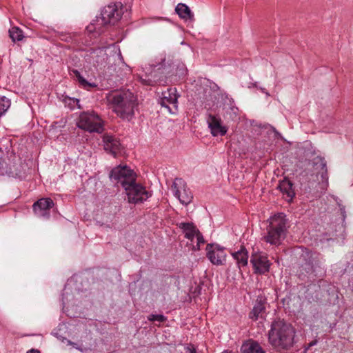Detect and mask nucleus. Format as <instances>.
<instances>
[{
    "label": "nucleus",
    "instance_id": "obj_1",
    "mask_svg": "<svg viewBox=\"0 0 353 353\" xmlns=\"http://www.w3.org/2000/svg\"><path fill=\"white\" fill-rule=\"evenodd\" d=\"M107 100L117 116L128 121L132 119L137 105V99L132 92L127 90L110 93Z\"/></svg>",
    "mask_w": 353,
    "mask_h": 353
},
{
    "label": "nucleus",
    "instance_id": "obj_2",
    "mask_svg": "<svg viewBox=\"0 0 353 353\" xmlns=\"http://www.w3.org/2000/svg\"><path fill=\"white\" fill-rule=\"evenodd\" d=\"M294 327L281 320L274 321L268 333L270 343L279 350L292 347L294 343Z\"/></svg>",
    "mask_w": 353,
    "mask_h": 353
},
{
    "label": "nucleus",
    "instance_id": "obj_3",
    "mask_svg": "<svg viewBox=\"0 0 353 353\" xmlns=\"http://www.w3.org/2000/svg\"><path fill=\"white\" fill-rule=\"evenodd\" d=\"M267 228V235L264 239L271 245H279L285 238L288 229V219L283 213H278L270 217Z\"/></svg>",
    "mask_w": 353,
    "mask_h": 353
},
{
    "label": "nucleus",
    "instance_id": "obj_4",
    "mask_svg": "<svg viewBox=\"0 0 353 353\" xmlns=\"http://www.w3.org/2000/svg\"><path fill=\"white\" fill-rule=\"evenodd\" d=\"M121 17V12L116 4H110L103 8L100 16L96 17L90 24L87 26V30L90 32L101 34L104 31V28L108 24H114Z\"/></svg>",
    "mask_w": 353,
    "mask_h": 353
},
{
    "label": "nucleus",
    "instance_id": "obj_5",
    "mask_svg": "<svg viewBox=\"0 0 353 353\" xmlns=\"http://www.w3.org/2000/svg\"><path fill=\"white\" fill-rule=\"evenodd\" d=\"M77 126L89 132L101 133L103 130V120L94 111L81 112L77 121Z\"/></svg>",
    "mask_w": 353,
    "mask_h": 353
},
{
    "label": "nucleus",
    "instance_id": "obj_6",
    "mask_svg": "<svg viewBox=\"0 0 353 353\" xmlns=\"http://www.w3.org/2000/svg\"><path fill=\"white\" fill-rule=\"evenodd\" d=\"M124 190L130 203H142L152 196L150 192L148 191L142 185L137 183L136 181L126 186Z\"/></svg>",
    "mask_w": 353,
    "mask_h": 353
},
{
    "label": "nucleus",
    "instance_id": "obj_7",
    "mask_svg": "<svg viewBox=\"0 0 353 353\" xmlns=\"http://www.w3.org/2000/svg\"><path fill=\"white\" fill-rule=\"evenodd\" d=\"M110 178L112 182L125 188L134 181H136V174L128 166L119 165L113 168L110 174Z\"/></svg>",
    "mask_w": 353,
    "mask_h": 353
},
{
    "label": "nucleus",
    "instance_id": "obj_8",
    "mask_svg": "<svg viewBox=\"0 0 353 353\" xmlns=\"http://www.w3.org/2000/svg\"><path fill=\"white\" fill-rule=\"evenodd\" d=\"M172 190L182 204L186 205L192 201V194L182 179H175L172 185Z\"/></svg>",
    "mask_w": 353,
    "mask_h": 353
},
{
    "label": "nucleus",
    "instance_id": "obj_9",
    "mask_svg": "<svg viewBox=\"0 0 353 353\" xmlns=\"http://www.w3.org/2000/svg\"><path fill=\"white\" fill-rule=\"evenodd\" d=\"M176 88H170L162 92L159 103L162 107L167 108L169 112L174 114L178 109V96Z\"/></svg>",
    "mask_w": 353,
    "mask_h": 353
},
{
    "label": "nucleus",
    "instance_id": "obj_10",
    "mask_svg": "<svg viewBox=\"0 0 353 353\" xmlns=\"http://www.w3.org/2000/svg\"><path fill=\"white\" fill-rule=\"evenodd\" d=\"M206 252L208 259L213 265H221L226 261L225 249L219 245L208 244Z\"/></svg>",
    "mask_w": 353,
    "mask_h": 353
},
{
    "label": "nucleus",
    "instance_id": "obj_11",
    "mask_svg": "<svg viewBox=\"0 0 353 353\" xmlns=\"http://www.w3.org/2000/svg\"><path fill=\"white\" fill-rule=\"evenodd\" d=\"M250 263L255 274H263L269 271L270 262L268 256L262 253H254L251 256Z\"/></svg>",
    "mask_w": 353,
    "mask_h": 353
},
{
    "label": "nucleus",
    "instance_id": "obj_12",
    "mask_svg": "<svg viewBox=\"0 0 353 353\" xmlns=\"http://www.w3.org/2000/svg\"><path fill=\"white\" fill-rule=\"evenodd\" d=\"M54 205V203L50 198H42L35 202L32 207L37 216L48 219L50 214V210Z\"/></svg>",
    "mask_w": 353,
    "mask_h": 353
},
{
    "label": "nucleus",
    "instance_id": "obj_13",
    "mask_svg": "<svg viewBox=\"0 0 353 353\" xmlns=\"http://www.w3.org/2000/svg\"><path fill=\"white\" fill-rule=\"evenodd\" d=\"M207 123L212 136H224L227 133L228 128L222 125V121L219 117L209 114Z\"/></svg>",
    "mask_w": 353,
    "mask_h": 353
},
{
    "label": "nucleus",
    "instance_id": "obj_14",
    "mask_svg": "<svg viewBox=\"0 0 353 353\" xmlns=\"http://www.w3.org/2000/svg\"><path fill=\"white\" fill-rule=\"evenodd\" d=\"M278 188L283 194L286 201L290 203L295 196V192L293 183L288 179H283L279 182Z\"/></svg>",
    "mask_w": 353,
    "mask_h": 353
},
{
    "label": "nucleus",
    "instance_id": "obj_15",
    "mask_svg": "<svg viewBox=\"0 0 353 353\" xmlns=\"http://www.w3.org/2000/svg\"><path fill=\"white\" fill-rule=\"evenodd\" d=\"M103 143L104 150L114 156H116V154L120 150L121 143L119 141L112 135L104 134L103 136Z\"/></svg>",
    "mask_w": 353,
    "mask_h": 353
},
{
    "label": "nucleus",
    "instance_id": "obj_16",
    "mask_svg": "<svg viewBox=\"0 0 353 353\" xmlns=\"http://www.w3.org/2000/svg\"><path fill=\"white\" fill-rule=\"evenodd\" d=\"M312 164L314 168L317 170V173L321 174L323 182H325V185H327L328 174L325 159L317 157L313 159Z\"/></svg>",
    "mask_w": 353,
    "mask_h": 353
},
{
    "label": "nucleus",
    "instance_id": "obj_17",
    "mask_svg": "<svg viewBox=\"0 0 353 353\" xmlns=\"http://www.w3.org/2000/svg\"><path fill=\"white\" fill-rule=\"evenodd\" d=\"M231 255L236 261L239 269L245 267L248 263V252L244 246H241L238 251L231 252Z\"/></svg>",
    "mask_w": 353,
    "mask_h": 353
},
{
    "label": "nucleus",
    "instance_id": "obj_18",
    "mask_svg": "<svg viewBox=\"0 0 353 353\" xmlns=\"http://www.w3.org/2000/svg\"><path fill=\"white\" fill-rule=\"evenodd\" d=\"M176 225L182 230L185 234V237L191 241L194 240V236L199 230L192 223L180 222Z\"/></svg>",
    "mask_w": 353,
    "mask_h": 353
},
{
    "label": "nucleus",
    "instance_id": "obj_19",
    "mask_svg": "<svg viewBox=\"0 0 353 353\" xmlns=\"http://www.w3.org/2000/svg\"><path fill=\"white\" fill-rule=\"evenodd\" d=\"M316 254L311 252H305L302 256L305 260V263L302 265L304 270L307 272H312L314 269V265L316 264Z\"/></svg>",
    "mask_w": 353,
    "mask_h": 353
},
{
    "label": "nucleus",
    "instance_id": "obj_20",
    "mask_svg": "<svg viewBox=\"0 0 353 353\" xmlns=\"http://www.w3.org/2000/svg\"><path fill=\"white\" fill-rule=\"evenodd\" d=\"M92 58L98 66H103L107 63L108 59V54L105 48H99L93 50Z\"/></svg>",
    "mask_w": 353,
    "mask_h": 353
},
{
    "label": "nucleus",
    "instance_id": "obj_21",
    "mask_svg": "<svg viewBox=\"0 0 353 353\" xmlns=\"http://www.w3.org/2000/svg\"><path fill=\"white\" fill-rule=\"evenodd\" d=\"M241 353H265L261 345L255 341L244 343L241 347Z\"/></svg>",
    "mask_w": 353,
    "mask_h": 353
},
{
    "label": "nucleus",
    "instance_id": "obj_22",
    "mask_svg": "<svg viewBox=\"0 0 353 353\" xmlns=\"http://www.w3.org/2000/svg\"><path fill=\"white\" fill-rule=\"evenodd\" d=\"M175 11L180 18L185 21L188 19L191 21H194V14L185 4L179 3L175 8Z\"/></svg>",
    "mask_w": 353,
    "mask_h": 353
},
{
    "label": "nucleus",
    "instance_id": "obj_23",
    "mask_svg": "<svg viewBox=\"0 0 353 353\" xmlns=\"http://www.w3.org/2000/svg\"><path fill=\"white\" fill-rule=\"evenodd\" d=\"M265 310V306L261 301L257 302L252 310L250 313V318L252 320H257L260 314H261Z\"/></svg>",
    "mask_w": 353,
    "mask_h": 353
},
{
    "label": "nucleus",
    "instance_id": "obj_24",
    "mask_svg": "<svg viewBox=\"0 0 353 353\" xmlns=\"http://www.w3.org/2000/svg\"><path fill=\"white\" fill-rule=\"evenodd\" d=\"M9 36L13 42L20 41L24 37L23 31L15 26L9 30Z\"/></svg>",
    "mask_w": 353,
    "mask_h": 353
},
{
    "label": "nucleus",
    "instance_id": "obj_25",
    "mask_svg": "<svg viewBox=\"0 0 353 353\" xmlns=\"http://www.w3.org/2000/svg\"><path fill=\"white\" fill-rule=\"evenodd\" d=\"M73 72L82 88L89 90L90 88L97 87V85L94 83H89L85 78H83L78 70H74Z\"/></svg>",
    "mask_w": 353,
    "mask_h": 353
},
{
    "label": "nucleus",
    "instance_id": "obj_26",
    "mask_svg": "<svg viewBox=\"0 0 353 353\" xmlns=\"http://www.w3.org/2000/svg\"><path fill=\"white\" fill-rule=\"evenodd\" d=\"M73 72L82 88L89 90L90 88L97 87V85L94 83H89L85 78H83L78 70H74Z\"/></svg>",
    "mask_w": 353,
    "mask_h": 353
},
{
    "label": "nucleus",
    "instance_id": "obj_27",
    "mask_svg": "<svg viewBox=\"0 0 353 353\" xmlns=\"http://www.w3.org/2000/svg\"><path fill=\"white\" fill-rule=\"evenodd\" d=\"M10 106V101L6 97H0V117L7 111Z\"/></svg>",
    "mask_w": 353,
    "mask_h": 353
},
{
    "label": "nucleus",
    "instance_id": "obj_28",
    "mask_svg": "<svg viewBox=\"0 0 353 353\" xmlns=\"http://www.w3.org/2000/svg\"><path fill=\"white\" fill-rule=\"evenodd\" d=\"M202 103L208 102L212 99V92L210 88H203L202 96L199 97Z\"/></svg>",
    "mask_w": 353,
    "mask_h": 353
},
{
    "label": "nucleus",
    "instance_id": "obj_29",
    "mask_svg": "<svg viewBox=\"0 0 353 353\" xmlns=\"http://www.w3.org/2000/svg\"><path fill=\"white\" fill-rule=\"evenodd\" d=\"M194 237L196 239V245L194 246V250H199L201 246L205 243V240L199 230L196 232Z\"/></svg>",
    "mask_w": 353,
    "mask_h": 353
},
{
    "label": "nucleus",
    "instance_id": "obj_30",
    "mask_svg": "<svg viewBox=\"0 0 353 353\" xmlns=\"http://www.w3.org/2000/svg\"><path fill=\"white\" fill-rule=\"evenodd\" d=\"M148 319L150 321L165 322L167 318L163 314H150Z\"/></svg>",
    "mask_w": 353,
    "mask_h": 353
},
{
    "label": "nucleus",
    "instance_id": "obj_31",
    "mask_svg": "<svg viewBox=\"0 0 353 353\" xmlns=\"http://www.w3.org/2000/svg\"><path fill=\"white\" fill-rule=\"evenodd\" d=\"M151 76L153 77V79H151V78L143 79V78L141 77L140 78V81L143 85H153L154 83H157V79H155V75L154 74V75L151 74Z\"/></svg>",
    "mask_w": 353,
    "mask_h": 353
},
{
    "label": "nucleus",
    "instance_id": "obj_32",
    "mask_svg": "<svg viewBox=\"0 0 353 353\" xmlns=\"http://www.w3.org/2000/svg\"><path fill=\"white\" fill-rule=\"evenodd\" d=\"M186 353H196L195 348L191 344L188 345L185 347Z\"/></svg>",
    "mask_w": 353,
    "mask_h": 353
},
{
    "label": "nucleus",
    "instance_id": "obj_33",
    "mask_svg": "<svg viewBox=\"0 0 353 353\" xmlns=\"http://www.w3.org/2000/svg\"><path fill=\"white\" fill-rule=\"evenodd\" d=\"M317 343V341L316 340H314L312 342H310L308 345V347L307 348H310V347L313 346V345H315Z\"/></svg>",
    "mask_w": 353,
    "mask_h": 353
},
{
    "label": "nucleus",
    "instance_id": "obj_34",
    "mask_svg": "<svg viewBox=\"0 0 353 353\" xmlns=\"http://www.w3.org/2000/svg\"><path fill=\"white\" fill-rule=\"evenodd\" d=\"M26 353H40V352L35 349H32L29 351H28Z\"/></svg>",
    "mask_w": 353,
    "mask_h": 353
},
{
    "label": "nucleus",
    "instance_id": "obj_35",
    "mask_svg": "<svg viewBox=\"0 0 353 353\" xmlns=\"http://www.w3.org/2000/svg\"><path fill=\"white\" fill-rule=\"evenodd\" d=\"M68 343H69V344L73 345L75 348L81 350L80 348H79L78 347L76 346V344L74 343H72L71 341H69Z\"/></svg>",
    "mask_w": 353,
    "mask_h": 353
},
{
    "label": "nucleus",
    "instance_id": "obj_36",
    "mask_svg": "<svg viewBox=\"0 0 353 353\" xmlns=\"http://www.w3.org/2000/svg\"><path fill=\"white\" fill-rule=\"evenodd\" d=\"M260 90H261L263 92L265 93L267 95H269L268 92L265 91V88H260Z\"/></svg>",
    "mask_w": 353,
    "mask_h": 353
},
{
    "label": "nucleus",
    "instance_id": "obj_37",
    "mask_svg": "<svg viewBox=\"0 0 353 353\" xmlns=\"http://www.w3.org/2000/svg\"><path fill=\"white\" fill-rule=\"evenodd\" d=\"M3 153V151L2 150V148L0 147V155H2Z\"/></svg>",
    "mask_w": 353,
    "mask_h": 353
},
{
    "label": "nucleus",
    "instance_id": "obj_38",
    "mask_svg": "<svg viewBox=\"0 0 353 353\" xmlns=\"http://www.w3.org/2000/svg\"><path fill=\"white\" fill-rule=\"evenodd\" d=\"M252 87H256V83H251Z\"/></svg>",
    "mask_w": 353,
    "mask_h": 353
}]
</instances>
